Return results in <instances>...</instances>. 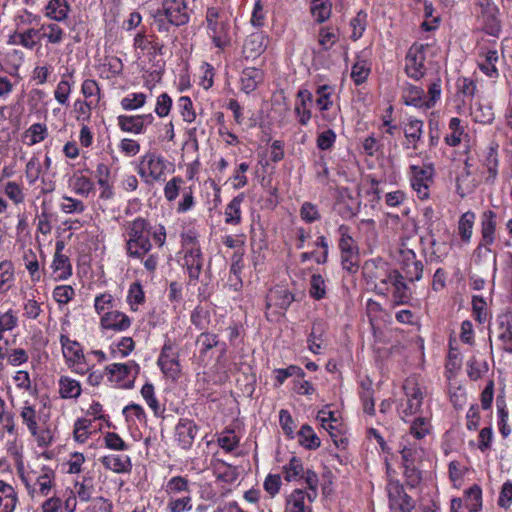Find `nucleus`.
I'll return each instance as SVG.
<instances>
[{"label":"nucleus","instance_id":"6e6d98bb","mask_svg":"<svg viewBox=\"0 0 512 512\" xmlns=\"http://www.w3.org/2000/svg\"><path fill=\"white\" fill-rule=\"evenodd\" d=\"M74 295L75 291L69 285H59L53 290V298L60 305L69 303Z\"/></svg>","mask_w":512,"mask_h":512},{"label":"nucleus","instance_id":"69168bd1","mask_svg":"<svg viewBox=\"0 0 512 512\" xmlns=\"http://www.w3.org/2000/svg\"><path fill=\"white\" fill-rule=\"evenodd\" d=\"M91 426V421L88 419H78L74 425V438L76 441L83 443L89 435L88 429Z\"/></svg>","mask_w":512,"mask_h":512},{"label":"nucleus","instance_id":"bf43d9fd","mask_svg":"<svg viewBox=\"0 0 512 512\" xmlns=\"http://www.w3.org/2000/svg\"><path fill=\"white\" fill-rule=\"evenodd\" d=\"M318 98L316 100V104L321 111H326L330 109L333 105V101L331 100V87L328 85L319 86L317 89Z\"/></svg>","mask_w":512,"mask_h":512},{"label":"nucleus","instance_id":"423d86ee","mask_svg":"<svg viewBox=\"0 0 512 512\" xmlns=\"http://www.w3.org/2000/svg\"><path fill=\"white\" fill-rule=\"evenodd\" d=\"M158 16H164L171 25L176 27L187 24L190 15L186 0H162Z\"/></svg>","mask_w":512,"mask_h":512},{"label":"nucleus","instance_id":"5fc2aeb1","mask_svg":"<svg viewBox=\"0 0 512 512\" xmlns=\"http://www.w3.org/2000/svg\"><path fill=\"white\" fill-rule=\"evenodd\" d=\"M74 192L81 196H88L93 189V182L86 176H76L71 181Z\"/></svg>","mask_w":512,"mask_h":512},{"label":"nucleus","instance_id":"f257e3e1","mask_svg":"<svg viewBox=\"0 0 512 512\" xmlns=\"http://www.w3.org/2000/svg\"><path fill=\"white\" fill-rule=\"evenodd\" d=\"M126 253L130 258L143 259L152 249L151 225L142 218L138 217L125 224Z\"/></svg>","mask_w":512,"mask_h":512},{"label":"nucleus","instance_id":"2eb2a0df","mask_svg":"<svg viewBox=\"0 0 512 512\" xmlns=\"http://www.w3.org/2000/svg\"><path fill=\"white\" fill-rule=\"evenodd\" d=\"M63 249L64 243L62 241L56 242V251L52 261V269L56 275L55 278L58 280L67 279L72 274V266L69 258L62 254Z\"/></svg>","mask_w":512,"mask_h":512},{"label":"nucleus","instance_id":"052dcab7","mask_svg":"<svg viewBox=\"0 0 512 512\" xmlns=\"http://www.w3.org/2000/svg\"><path fill=\"white\" fill-rule=\"evenodd\" d=\"M104 443L111 450L125 451L128 449L126 442L115 432H107L104 435Z\"/></svg>","mask_w":512,"mask_h":512},{"label":"nucleus","instance_id":"7c9ffc66","mask_svg":"<svg viewBox=\"0 0 512 512\" xmlns=\"http://www.w3.org/2000/svg\"><path fill=\"white\" fill-rule=\"evenodd\" d=\"M74 493L82 502H88L93 499L95 493V483L92 476H84L82 481H77L74 485Z\"/></svg>","mask_w":512,"mask_h":512},{"label":"nucleus","instance_id":"338daca9","mask_svg":"<svg viewBox=\"0 0 512 512\" xmlns=\"http://www.w3.org/2000/svg\"><path fill=\"white\" fill-rule=\"evenodd\" d=\"M91 501V505L88 507L90 512H112L113 504L110 500L104 497H96Z\"/></svg>","mask_w":512,"mask_h":512},{"label":"nucleus","instance_id":"f03ea898","mask_svg":"<svg viewBox=\"0 0 512 512\" xmlns=\"http://www.w3.org/2000/svg\"><path fill=\"white\" fill-rule=\"evenodd\" d=\"M21 479L32 499L48 496L55 486V473L49 468H43L40 473L29 472Z\"/></svg>","mask_w":512,"mask_h":512},{"label":"nucleus","instance_id":"1a4fd4ad","mask_svg":"<svg viewBox=\"0 0 512 512\" xmlns=\"http://www.w3.org/2000/svg\"><path fill=\"white\" fill-rule=\"evenodd\" d=\"M411 186L421 200L429 197V187L433 182V168L430 165L416 166L412 165Z\"/></svg>","mask_w":512,"mask_h":512},{"label":"nucleus","instance_id":"aec40b11","mask_svg":"<svg viewBox=\"0 0 512 512\" xmlns=\"http://www.w3.org/2000/svg\"><path fill=\"white\" fill-rule=\"evenodd\" d=\"M20 417L22 422L26 425L27 429L32 435L37 434V429L43 422V415L37 411L35 405L30 404L28 401L24 402L21 407Z\"/></svg>","mask_w":512,"mask_h":512},{"label":"nucleus","instance_id":"c85d7f7f","mask_svg":"<svg viewBox=\"0 0 512 512\" xmlns=\"http://www.w3.org/2000/svg\"><path fill=\"white\" fill-rule=\"evenodd\" d=\"M80 383L68 376H61L59 379V394L61 398H78L81 394Z\"/></svg>","mask_w":512,"mask_h":512},{"label":"nucleus","instance_id":"58836bf2","mask_svg":"<svg viewBox=\"0 0 512 512\" xmlns=\"http://www.w3.org/2000/svg\"><path fill=\"white\" fill-rule=\"evenodd\" d=\"M284 478L286 481L298 480L304 473V467L301 460L293 456L289 463L283 467Z\"/></svg>","mask_w":512,"mask_h":512},{"label":"nucleus","instance_id":"e433bc0d","mask_svg":"<svg viewBox=\"0 0 512 512\" xmlns=\"http://www.w3.org/2000/svg\"><path fill=\"white\" fill-rule=\"evenodd\" d=\"M299 443L308 449H317L320 446V439L311 426L305 424L298 432Z\"/></svg>","mask_w":512,"mask_h":512},{"label":"nucleus","instance_id":"39448f33","mask_svg":"<svg viewBox=\"0 0 512 512\" xmlns=\"http://www.w3.org/2000/svg\"><path fill=\"white\" fill-rule=\"evenodd\" d=\"M157 363L165 376L173 380L179 377L181 372L179 352L174 341L171 339L165 340Z\"/></svg>","mask_w":512,"mask_h":512},{"label":"nucleus","instance_id":"a19ab883","mask_svg":"<svg viewBox=\"0 0 512 512\" xmlns=\"http://www.w3.org/2000/svg\"><path fill=\"white\" fill-rule=\"evenodd\" d=\"M17 38V43L27 49H33L38 42L40 36V30L30 28L23 32H18L15 34Z\"/></svg>","mask_w":512,"mask_h":512},{"label":"nucleus","instance_id":"412c9836","mask_svg":"<svg viewBox=\"0 0 512 512\" xmlns=\"http://www.w3.org/2000/svg\"><path fill=\"white\" fill-rule=\"evenodd\" d=\"M405 259L403 262L404 278L410 282L419 281L423 275V264L416 259V255L412 250H407L404 253Z\"/></svg>","mask_w":512,"mask_h":512},{"label":"nucleus","instance_id":"a211bd4d","mask_svg":"<svg viewBox=\"0 0 512 512\" xmlns=\"http://www.w3.org/2000/svg\"><path fill=\"white\" fill-rule=\"evenodd\" d=\"M153 120L152 114L147 115H135V116H127L120 115L117 118L118 126L124 132L140 134L144 130V123L148 121L151 123Z\"/></svg>","mask_w":512,"mask_h":512},{"label":"nucleus","instance_id":"f704fd0d","mask_svg":"<svg viewBox=\"0 0 512 512\" xmlns=\"http://www.w3.org/2000/svg\"><path fill=\"white\" fill-rule=\"evenodd\" d=\"M465 506L470 512H478L482 507V490L478 485H473L465 491Z\"/></svg>","mask_w":512,"mask_h":512},{"label":"nucleus","instance_id":"e2e57ef3","mask_svg":"<svg viewBox=\"0 0 512 512\" xmlns=\"http://www.w3.org/2000/svg\"><path fill=\"white\" fill-rule=\"evenodd\" d=\"M4 192L15 204H20L24 201L25 195L19 184L9 181L4 185Z\"/></svg>","mask_w":512,"mask_h":512},{"label":"nucleus","instance_id":"0eeeda50","mask_svg":"<svg viewBox=\"0 0 512 512\" xmlns=\"http://www.w3.org/2000/svg\"><path fill=\"white\" fill-rule=\"evenodd\" d=\"M425 52L426 47L423 44H413L409 48L405 57V71L410 78L419 80L425 75Z\"/></svg>","mask_w":512,"mask_h":512},{"label":"nucleus","instance_id":"f3484780","mask_svg":"<svg viewBox=\"0 0 512 512\" xmlns=\"http://www.w3.org/2000/svg\"><path fill=\"white\" fill-rule=\"evenodd\" d=\"M60 343L62 345L63 356L69 366H74L84 362V354L80 344L70 340L68 336L61 335Z\"/></svg>","mask_w":512,"mask_h":512},{"label":"nucleus","instance_id":"a878e982","mask_svg":"<svg viewBox=\"0 0 512 512\" xmlns=\"http://www.w3.org/2000/svg\"><path fill=\"white\" fill-rule=\"evenodd\" d=\"M45 9L48 18L61 22L67 19L70 5L67 0H50Z\"/></svg>","mask_w":512,"mask_h":512},{"label":"nucleus","instance_id":"9b49d317","mask_svg":"<svg viewBox=\"0 0 512 512\" xmlns=\"http://www.w3.org/2000/svg\"><path fill=\"white\" fill-rule=\"evenodd\" d=\"M267 47V39L262 32L248 35L244 41L242 53L246 60H255Z\"/></svg>","mask_w":512,"mask_h":512},{"label":"nucleus","instance_id":"603ef678","mask_svg":"<svg viewBox=\"0 0 512 512\" xmlns=\"http://www.w3.org/2000/svg\"><path fill=\"white\" fill-rule=\"evenodd\" d=\"M430 422L428 418L419 416L411 424L410 434L416 439H422L429 433Z\"/></svg>","mask_w":512,"mask_h":512},{"label":"nucleus","instance_id":"393cba45","mask_svg":"<svg viewBox=\"0 0 512 512\" xmlns=\"http://www.w3.org/2000/svg\"><path fill=\"white\" fill-rule=\"evenodd\" d=\"M263 81V72L255 67H247L242 71V90L246 93L254 91L258 84Z\"/></svg>","mask_w":512,"mask_h":512},{"label":"nucleus","instance_id":"79ce46f5","mask_svg":"<svg viewBox=\"0 0 512 512\" xmlns=\"http://www.w3.org/2000/svg\"><path fill=\"white\" fill-rule=\"evenodd\" d=\"M311 13L318 22L326 21L331 15V3L329 0H313Z\"/></svg>","mask_w":512,"mask_h":512},{"label":"nucleus","instance_id":"cd10ccee","mask_svg":"<svg viewBox=\"0 0 512 512\" xmlns=\"http://www.w3.org/2000/svg\"><path fill=\"white\" fill-rule=\"evenodd\" d=\"M402 99L406 105L415 107H426L425 92L422 88L408 84L404 87Z\"/></svg>","mask_w":512,"mask_h":512},{"label":"nucleus","instance_id":"7ed1b4c3","mask_svg":"<svg viewBox=\"0 0 512 512\" xmlns=\"http://www.w3.org/2000/svg\"><path fill=\"white\" fill-rule=\"evenodd\" d=\"M403 389L407 397V401L400 411V416L403 420L407 421L409 416L421 414V407L425 392L424 388L418 383L415 377L406 379L403 384Z\"/></svg>","mask_w":512,"mask_h":512},{"label":"nucleus","instance_id":"49530a36","mask_svg":"<svg viewBox=\"0 0 512 512\" xmlns=\"http://www.w3.org/2000/svg\"><path fill=\"white\" fill-rule=\"evenodd\" d=\"M350 228L347 225H340L338 232L340 234L339 248L341 253H350L358 251L354 245L353 238L349 235Z\"/></svg>","mask_w":512,"mask_h":512},{"label":"nucleus","instance_id":"ddd939ff","mask_svg":"<svg viewBox=\"0 0 512 512\" xmlns=\"http://www.w3.org/2000/svg\"><path fill=\"white\" fill-rule=\"evenodd\" d=\"M198 427L189 419H180L175 428L176 439L183 449H189L197 435Z\"/></svg>","mask_w":512,"mask_h":512},{"label":"nucleus","instance_id":"9d476101","mask_svg":"<svg viewBox=\"0 0 512 512\" xmlns=\"http://www.w3.org/2000/svg\"><path fill=\"white\" fill-rule=\"evenodd\" d=\"M381 283L387 287L390 284L393 287V302L395 305H402L409 302L411 293L406 283L404 282V276L397 270L389 271V274L381 279Z\"/></svg>","mask_w":512,"mask_h":512},{"label":"nucleus","instance_id":"b1692460","mask_svg":"<svg viewBox=\"0 0 512 512\" xmlns=\"http://www.w3.org/2000/svg\"><path fill=\"white\" fill-rule=\"evenodd\" d=\"M403 465L416 464L422 457V449L417 443H410L407 437H404L400 443Z\"/></svg>","mask_w":512,"mask_h":512},{"label":"nucleus","instance_id":"dca6fc26","mask_svg":"<svg viewBox=\"0 0 512 512\" xmlns=\"http://www.w3.org/2000/svg\"><path fill=\"white\" fill-rule=\"evenodd\" d=\"M313 101L312 93L307 89H300L297 93V103L294 112L298 118V122L306 126L311 119V104Z\"/></svg>","mask_w":512,"mask_h":512},{"label":"nucleus","instance_id":"ea45409f","mask_svg":"<svg viewBox=\"0 0 512 512\" xmlns=\"http://www.w3.org/2000/svg\"><path fill=\"white\" fill-rule=\"evenodd\" d=\"M498 61V53L495 50H490L486 53L483 61L478 63L480 70L491 78L498 77V70L496 62Z\"/></svg>","mask_w":512,"mask_h":512},{"label":"nucleus","instance_id":"4be33fe9","mask_svg":"<svg viewBox=\"0 0 512 512\" xmlns=\"http://www.w3.org/2000/svg\"><path fill=\"white\" fill-rule=\"evenodd\" d=\"M18 503L14 487L0 480V512H13Z\"/></svg>","mask_w":512,"mask_h":512},{"label":"nucleus","instance_id":"680f3d73","mask_svg":"<svg viewBox=\"0 0 512 512\" xmlns=\"http://www.w3.org/2000/svg\"><path fill=\"white\" fill-rule=\"evenodd\" d=\"M94 307L98 314L105 313L115 307V300L111 294L103 293L96 296Z\"/></svg>","mask_w":512,"mask_h":512},{"label":"nucleus","instance_id":"a18cd8bd","mask_svg":"<svg viewBox=\"0 0 512 512\" xmlns=\"http://www.w3.org/2000/svg\"><path fill=\"white\" fill-rule=\"evenodd\" d=\"M133 365L123 363H113L106 367V371L110 374L111 381H123L131 372Z\"/></svg>","mask_w":512,"mask_h":512},{"label":"nucleus","instance_id":"bb28decb","mask_svg":"<svg viewBox=\"0 0 512 512\" xmlns=\"http://www.w3.org/2000/svg\"><path fill=\"white\" fill-rule=\"evenodd\" d=\"M101 463L106 469L116 473L128 472L131 468V461L128 456L107 455L102 457Z\"/></svg>","mask_w":512,"mask_h":512},{"label":"nucleus","instance_id":"37998d69","mask_svg":"<svg viewBox=\"0 0 512 512\" xmlns=\"http://www.w3.org/2000/svg\"><path fill=\"white\" fill-rule=\"evenodd\" d=\"M127 301L131 306V309L133 311L138 310V306L145 301V294L142 289V286L139 282L132 283L130 285L128 295H127Z\"/></svg>","mask_w":512,"mask_h":512},{"label":"nucleus","instance_id":"8fccbe9b","mask_svg":"<svg viewBox=\"0 0 512 512\" xmlns=\"http://www.w3.org/2000/svg\"><path fill=\"white\" fill-rule=\"evenodd\" d=\"M467 373L471 380L480 379L483 374L488 371V365L485 361H479L476 357H472L467 362Z\"/></svg>","mask_w":512,"mask_h":512},{"label":"nucleus","instance_id":"0e129e2a","mask_svg":"<svg viewBox=\"0 0 512 512\" xmlns=\"http://www.w3.org/2000/svg\"><path fill=\"white\" fill-rule=\"evenodd\" d=\"M64 213H82L85 210V205L82 201L72 197L63 196V202L60 205Z\"/></svg>","mask_w":512,"mask_h":512},{"label":"nucleus","instance_id":"6e6552de","mask_svg":"<svg viewBox=\"0 0 512 512\" xmlns=\"http://www.w3.org/2000/svg\"><path fill=\"white\" fill-rule=\"evenodd\" d=\"M389 507L391 512H411L415 501L404 491L398 481H391L387 485Z\"/></svg>","mask_w":512,"mask_h":512},{"label":"nucleus","instance_id":"20e7f679","mask_svg":"<svg viewBox=\"0 0 512 512\" xmlns=\"http://www.w3.org/2000/svg\"><path fill=\"white\" fill-rule=\"evenodd\" d=\"M166 170L164 158L155 153L145 154L139 163L138 174L147 183L160 181Z\"/></svg>","mask_w":512,"mask_h":512},{"label":"nucleus","instance_id":"de8ad7c7","mask_svg":"<svg viewBox=\"0 0 512 512\" xmlns=\"http://www.w3.org/2000/svg\"><path fill=\"white\" fill-rule=\"evenodd\" d=\"M310 296L315 300H321L326 295L325 280L320 274H313L310 279Z\"/></svg>","mask_w":512,"mask_h":512},{"label":"nucleus","instance_id":"4468645a","mask_svg":"<svg viewBox=\"0 0 512 512\" xmlns=\"http://www.w3.org/2000/svg\"><path fill=\"white\" fill-rule=\"evenodd\" d=\"M184 266L187 268L190 280L197 281L203 266V257L198 245H192L185 251Z\"/></svg>","mask_w":512,"mask_h":512},{"label":"nucleus","instance_id":"c9c22d12","mask_svg":"<svg viewBox=\"0 0 512 512\" xmlns=\"http://www.w3.org/2000/svg\"><path fill=\"white\" fill-rule=\"evenodd\" d=\"M41 37L46 38L51 44H59L63 41L64 30L56 23L43 24L39 29Z\"/></svg>","mask_w":512,"mask_h":512},{"label":"nucleus","instance_id":"72a5a7b5","mask_svg":"<svg viewBox=\"0 0 512 512\" xmlns=\"http://www.w3.org/2000/svg\"><path fill=\"white\" fill-rule=\"evenodd\" d=\"M495 213L493 211H486L482 216V240L485 245H490L494 241L495 232Z\"/></svg>","mask_w":512,"mask_h":512},{"label":"nucleus","instance_id":"c756f323","mask_svg":"<svg viewBox=\"0 0 512 512\" xmlns=\"http://www.w3.org/2000/svg\"><path fill=\"white\" fill-rule=\"evenodd\" d=\"M48 136V129L45 124L35 123L31 125L23 134V142L28 146H33L46 139Z\"/></svg>","mask_w":512,"mask_h":512},{"label":"nucleus","instance_id":"6ab92c4d","mask_svg":"<svg viewBox=\"0 0 512 512\" xmlns=\"http://www.w3.org/2000/svg\"><path fill=\"white\" fill-rule=\"evenodd\" d=\"M293 301L294 296L289 290L283 287H275L266 296V308L276 307L287 310Z\"/></svg>","mask_w":512,"mask_h":512},{"label":"nucleus","instance_id":"09e8293b","mask_svg":"<svg viewBox=\"0 0 512 512\" xmlns=\"http://www.w3.org/2000/svg\"><path fill=\"white\" fill-rule=\"evenodd\" d=\"M474 220L475 214L472 212L464 213L459 220V234L464 241H469L471 238Z\"/></svg>","mask_w":512,"mask_h":512},{"label":"nucleus","instance_id":"13d9d810","mask_svg":"<svg viewBox=\"0 0 512 512\" xmlns=\"http://www.w3.org/2000/svg\"><path fill=\"white\" fill-rule=\"evenodd\" d=\"M367 14L364 11H359L357 15L350 21V26L353 29L351 38L358 40L365 31Z\"/></svg>","mask_w":512,"mask_h":512},{"label":"nucleus","instance_id":"4c0bfd02","mask_svg":"<svg viewBox=\"0 0 512 512\" xmlns=\"http://www.w3.org/2000/svg\"><path fill=\"white\" fill-rule=\"evenodd\" d=\"M25 268L28 270L32 281H39L41 278L40 265L36 253L32 249H28L23 255Z\"/></svg>","mask_w":512,"mask_h":512},{"label":"nucleus","instance_id":"2f4dec72","mask_svg":"<svg viewBox=\"0 0 512 512\" xmlns=\"http://www.w3.org/2000/svg\"><path fill=\"white\" fill-rule=\"evenodd\" d=\"M384 266L385 264L382 263L381 267H379L374 261L367 262L364 266L365 274L369 278L374 279L375 281L379 280V283L375 284V289L382 294H384L388 289V287H385V285L381 283V279L389 274V271H386Z\"/></svg>","mask_w":512,"mask_h":512},{"label":"nucleus","instance_id":"4d7b16f0","mask_svg":"<svg viewBox=\"0 0 512 512\" xmlns=\"http://www.w3.org/2000/svg\"><path fill=\"white\" fill-rule=\"evenodd\" d=\"M471 115L476 122L484 124L490 123L494 119V113L492 109L490 107H483L479 103L471 108Z\"/></svg>","mask_w":512,"mask_h":512},{"label":"nucleus","instance_id":"864d4df0","mask_svg":"<svg viewBox=\"0 0 512 512\" xmlns=\"http://www.w3.org/2000/svg\"><path fill=\"white\" fill-rule=\"evenodd\" d=\"M370 73V67L364 60H358L353 66L351 70V78L357 85L362 84L366 81L368 75Z\"/></svg>","mask_w":512,"mask_h":512},{"label":"nucleus","instance_id":"3c124183","mask_svg":"<svg viewBox=\"0 0 512 512\" xmlns=\"http://www.w3.org/2000/svg\"><path fill=\"white\" fill-rule=\"evenodd\" d=\"M196 344L200 346V355H206L208 351L219 345V340L216 334L212 333H201Z\"/></svg>","mask_w":512,"mask_h":512},{"label":"nucleus","instance_id":"c03bdc74","mask_svg":"<svg viewBox=\"0 0 512 512\" xmlns=\"http://www.w3.org/2000/svg\"><path fill=\"white\" fill-rule=\"evenodd\" d=\"M147 96L142 92L131 93L124 97L120 104L124 110L131 111L141 108L146 103Z\"/></svg>","mask_w":512,"mask_h":512},{"label":"nucleus","instance_id":"774afa93","mask_svg":"<svg viewBox=\"0 0 512 512\" xmlns=\"http://www.w3.org/2000/svg\"><path fill=\"white\" fill-rule=\"evenodd\" d=\"M498 504L505 509L512 505V482L507 481L502 485Z\"/></svg>","mask_w":512,"mask_h":512},{"label":"nucleus","instance_id":"473e14b6","mask_svg":"<svg viewBox=\"0 0 512 512\" xmlns=\"http://www.w3.org/2000/svg\"><path fill=\"white\" fill-rule=\"evenodd\" d=\"M244 200L243 195L234 197L225 209V223L237 225L241 222V204Z\"/></svg>","mask_w":512,"mask_h":512},{"label":"nucleus","instance_id":"f8f14e48","mask_svg":"<svg viewBox=\"0 0 512 512\" xmlns=\"http://www.w3.org/2000/svg\"><path fill=\"white\" fill-rule=\"evenodd\" d=\"M100 324L103 329L122 332L131 326V319L123 312L111 310L103 314Z\"/></svg>","mask_w":512,"mask_h":512},{"label":"nucleus","instance_id":"5701e85b","mask_svg":"<svg viewBox=\"0 0 512 512\" xmlns=\"http://www.w3.org/2000/svg\"><path fill=\"white\" fill-rule=\"evenodd\" d=\"M326 327L322 320H315L312 324L311 333L308 336V348L314 354H319L323 347V335L325 334Z\"/></svg>","mask_w":512,"mask_h":512}]
</instances>
